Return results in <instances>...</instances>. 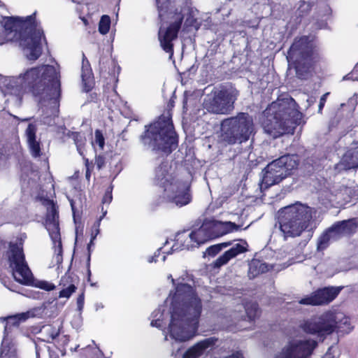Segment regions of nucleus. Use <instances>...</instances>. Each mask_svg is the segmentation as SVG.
<instances>
[{
    "mask_svg": "<svg viewBox=\"0 0 358 358\" xmlns=\"http://www.w3.org/2000/svg\"><path fill=\"white\" fill-rule=\"evenodd\" d=\"M344 79L358 80V63L355 65L351 73L344 77Z\"/></svg>",
    "mask_w": 358,
    "mask_h": 358,
    "instance_id": "79ce46f5",
    "label": "nucleus"
},
{
    "mask_svg": "<svg viewBox=\"0 0 358 358\" xmlns=\"http://www.w3.org/2000/svg\"><path fill=\"white\" fill-rule=\"evenodd\" d=\"M17 83L35 96H39L42 104L49 101L56 111L61 96L60 69L57 64L31 68L20 76Z\"/></svg>",
    "mask_w": 358,
    "mask_h": 358,
    "instance_id": "7ed1b4c3",
    "label": "nucleus"
},
{
    "mask_svg": "<svg viewBox=\"0 0 358 358\" xmlns=\"http://www.w3.org/2000/svg\"><path fill=\"white\" fill-rule=\"evenodd\" d=\"M176 243L172 246V251H178L182 250H190L196 248L194 238L192 236V233L187 235L185 232L178 233L176 235Z\"/></svg>",
    "mask_w": 358,
    "mask_h": 358,
    "instance_id": "b1692460",
    "label": "nucleus"
},
{
    "mask_svg": "<svg viewBox=\"0 0 358 358\" xmlns=\"http://www.w3.org/2000/svg\"><path fill=\"white\" fill-rule=\"evenodd\" d=\"M303 7H306V8H309V4H308V3H304L303 4Z\"/></svg>",
    "mask_w": 358,
    "mask_h": 358,
    "instance_id": "4d7b16f0",
    "label": "nucleus"
},
{
    "mask_svg": "<svg viewBox=\"0 0 358 358\" xmlns=\"http://www.w3.org/2000/svg\"><path fill=\"white\" fill-rule=\"evenodd\" d=\"M6 255L15 280L24 285L31 283L33 275L25 261L22 244L10 243Z\"/></svg>",
    "mask_w": 358,
    "mask_h": 358,
    "instance_id": "4468645a",
    "label": "nucleus"
},
{
    "mask_svg": "<svg viewBox=\"0 0 358 358\" xmlns=\"http://www.w3.org/2000/svg\"><path fill=\"white\" fill-rule=\"evenodd\" d=\"M248 243L243 240L232 245V247L219 257L213 263L214 267L220 268L229 262L230 259L236 257L247 250Z\"/></svg>",
    "mask_w": 358,
    "mask_h": 358,
    "instance_id": "aec40b11",
    "label": "nucleus"
},
{
    "mask_svg": "<svg viewBox=\"0 0 358 358\" xmlns=\"http://www.w3.org/2000/svg\"><path fill=\"white\" fill-rule=\"evenodd\" d=\"M82 78H83V82L84 83L86 91H89L91 86L90 85L88 86L87 85H88V83H90V81L91 79V72H90V69H88L87 68H86L84 64L83 65Z\"/></svg>",
    "mask_w": 358,
    "mask_h": 358,
    "instance_id": "c9c22d12",
    "label": "nucleus"
},
{
    "mask_svg": "<svg viewBox=\"0 0 358 358\" xmlns=\"http://www.w3.org/2000/svg\"><path fill=\"white\" fill-rule=\"evenodd\" d=\"M70 281V277L65 275L60 280V285L63 287L59 292V296L60 298H69L70 296L76 291V286L73 283H68Z\"/></svg>",
    "mask_w": 358,
    "mask_h": 358,
    "instance_id": "cd10ccee",
    "label": "nucleus"
},
{
    "mask_svg": "<svg viewBox=\"0 0 358 358\" xmlns=\"http://www.w3.org/2000/svg\"><path fill=\"white\" fill-rule=\"evenodd\" d=\"M169 306V333L171 338L179 342L192 339L196 334L202 312V301L193 287L178 282L165 301Z\"/></svg>",
    "mask_w": 358,
    "mask_h": 358,
    "instance_id": "f257e3e1",
    "label": "nucleus"
},
{
    "mask_svg": "<svg viewBox=\"0 0 358 358\" xmlns=\"http://www.w3.org/2000/svg\"><path fill=\"white\" fill-rule=\"evenodd\" d=\"M73 138L77 147V150L82 156L84 155V145L85 144V138L80 133H73Z\"/></svg>",
    "mask_w": 358,
    "mask_h": 358,
    "instance_id": "2f4dec72",
    "label": "nucleus"
},
{
    "mask_svg": "<svg viewBox=\"0 0 358 358\" xmlns=\"http://www.w3.org/2000/svg\"><path fill=\"white\" fill-rule=\"evenodd\" d=\"M35 13L22 17H10L0 23V44L18 41L26 57L37 59L42 52L43 31L35 21Z\"/></svg>",
    "mask_w": 358,
    "mask_h": 358,
    "instance_id": "f03ea898",
    "label": "nucleus"
},
{
    "mask_svg": "<svg viewBox=\"0 0 358 358\" xmlns=\"http://www.w3.org/2000/svg\"><path fill=\"white\" fill-rule=\"evenodd\" d=\"M217 339L214 337L205 338L189 348L182 358H199L208 352L215 345Z\"/></svg>",
    "mask_w": 358,
    "mask_h": 358,
    "instance_id": "6ab92c4d",
    "label": "nucleus"
},
{
    "mask_svg": "<svg viewBox=\"0 0 358 358\" xmlns=\"http://www.w3.org/2000/svg\"><path fill=\"white\" fill-rule=\"evenodd\" d=\"M77 305L78 309L80 310L83 308L84 305V294H80L77 299Z\"/></svg>",
    "mask_w": 358,
    "mask_h": 358,
    "instance_id": "a18cd8bd",
    "label": "nucleus"
},
{
    "mask_svg": "<svg viewBox=\"0 0 358 358\" xmlns=\"http://www.w3.org/2000/svg\"><path fill=\"white\" fill-rule=\"evenodd\" d=\"M106 211H105L103 214V216H101L99 220L96 221L92 227V234H91V243L94 242V239L96 238V236L99 234V227H100V222L103 217L106 215Z\"/></svg>",
    "mask_w": 358,
    "mask_h": 358,
    "instance_id": "58836bf2",
    "label": "nucleus"
},
{
    "mask_svg": "<svg viewBox=\"0 0 358 358\" xmlns=\"http://www.w3.org/2000/svg\"><path fill=\"white\" fill-rule=\"evenodd\" d=\"M271 266L259 260L252 259L249 264L248 275L250 278H254L261 273L270 270Z\"/></svg>",
    "mask_w": 358,
    "mask_h": 358,
    "instance_id": "a878e982",
    "label": "nucleus"
},
{
    "mask_svg": "<svg viewBox=\"0 0 358 358\" xmlns=\"http://www.w3.org/2000/svg\"><path fill=\"white\" fill-rule=\"evenodd\" d=\"M213 238L239 230L240 226L232 222H222L215 220H208Z\"/></svg>",
    "mask_w": 358,
    "mask_h": 358,
    "instance_id": "412c9836",
    "label": "nucleus"
},
{
    "mask_svg": "<svg viewBox=\"0 0 358 358\" xmlns=\"http://www.w3.org/2000/svg\"><path fill=\"white\" fill-rule=\"evenodd\" d=\"M317 55V46L312 36L296 38L291 45L287 59L296 71L300 79L307 78L313 60Z\"/></svg>",
    "mask_w": 358,
    "mask_h": 358,
    "instance_id": "6e6552de",
    "label": "nucleus"
},
{
    "mask_svg": "<svg viewBox=\"0 0 358 358\" xmlns=\"http://www.w3.org/2000/svg\"><path fill=\"white\" fill-rule=\"evenodd\" d=\"M45 308L38 307L26 313H21L13 315L0 317V322L5 323L4 338L2 343L0 357L1 358H15V348L13 346H6V338L14 329L18 328L19 325L25 322L29 317H41Z\"/></svg>",
    "mask_w": 358,
    "mask_h": 358,
    "instance_id": "ddd939ff",
    "label": "nucleus"
},
{
    "mask_svg": "<svg viewBox=\"0 0 358 358\" xmlns=\"http://www.w3.org/2000/svg\"><path fill=\"white\" fill-rule=\"evenodd\" d=\"M41 333L44 336V340L48 343H51L52 341L59 335L60 329L52 324H46L42 327Z\"/></svg>",
    "mask_w": 358,
    "mask_h": 358,
    "instance_id": "c85d7f7f",
    "label": "nucleus"
},
{
    "mask_svg": "<svg viewBox=\"0 0 358 358\" xmlns=\"http://www.w3.org/2000/svg\"><path fill=\"white\" fill-rule=\"evenodd\" d=\"M313 213V208L299 202L282 208L279 222L285 238L299 236L311 229Z\"/></svg>",
    "mask_w": 358,
    "mask_h": 358,
    "instance_id": "39448f33",
    "label": "nucleus"
},
{
    "mask_svg": "<svg viewBox=\"0 0 358 358\" xmlns=\"http://www.w3.org/2000/svg\"><path fill=\"white\" fill-rule=\"evenodd\" d=\"M159 8V16L162 20L166 18L163 10L160 8L159 0H156ZM189 12V8L185 7L180 10V12L175 13L169 12L167 18L170 20V24L168 27H164L162 24L159 30L158 38L160 45L162 49L169 54V58L171 59L173 55V42L177 39L178 33L180 28L184 15Z\"/></svg>",
    "mask_w": 358,
    "mask_h": 358,
    "instance_id": "9b49d317",
    "label": "nucleus"
},
{
    "mask_svg": "<svg viewBox=\"0 0 358 358\" xmlns=\"http://www.w3.org/2000/svg\"><path fill=\"white\" fill-rule=\"evenodd\" d=\"M317 345L313 340L294 339L282 348L274 358H307Z\"/></svg>",
    "mask_w": 358,
    "mask_h": 358,
    "instance_id": "f3484780",
    "label": "nucleus"
},
{
    "mask_svg": "<svg viewBox=\"0 0 358 358\" xmlns=\"http://www.w3.org/2000/svg\"><path fill=\"white\" fill-rule=\"evenodd\" d=\"M255 134L252 117L246 113L225 118L221 122V137L223 141L234 145L248 141Z\"/></svg>",
    "mask_w": 358,
    "mask_h": 358,
    "instance_id": "9d476101",
    "label": "nucleus"
},
{
    "mask_svg": "<svg viewBox=\"0 0 358 358\" xmlns=\"http://www.w3.org/2000/svg\"><path fill=\"white\" fill-rule=\"evenodd\" d=\"M113 186H110L106 191L104 196L102 199V203L103 204H109L113 199L112 195Z\"/></svg>",
    "mask_w": 358,
    "mask_h": 358,
    "instance_id": "ea45409f",
    "label": "nucleus"
},
{
    "mask_svg": "<svg viewBox=\"0 0 358 358\" xmlns=\"http://www.w3.org/2000/svg\"><path fill=\"white\" fill-rule=\"evenodd\" d=\"M36 127L32 124H29L25 131L27 142L31 155L34 157L41 155V143L36 136Z\"/></svg>",
    "mask_w": 358,
    "mask_h": 358,
    "instance_id": "4be33fe9",
    "label": "nucleus"
},
{
    "mask_svg": "<svg viewBox=\"0 0 358 358\" xmlns=\"http://www.w3.org/2000/svg\"><path fill=\"white\" fill-rule=\"evenodd\" d=\"M329 95V93H326L322 95V96L320 98V103H319V112H321L327 100V97Z\"/></svg>",
    "mask_w": 358,
    "mask_h": 358,
    "instance_id": "c03bdc74",
    "label": "nucleus"
},
{
    "mask_svg": "<svg viewBox=\"0 0 358 358\" xmlns=\"http://www.w3.org/2000/svg\"><path fill=\"white\" fill-rule=\"evenodd\" d=\"M162 261H163V262H164V261H165V259H166V256H165V255H164V256L162 257Z\"/></svg>",
    "mask_w": 358,
    "mask_h": 358,
    "instance_id": "bf43d9fd",
    "label": "nucleus"
},
{
    "mask_svg": "<svg viewBox=\"0 0 358 358\" xmlns=\"http://www.w3.org/2000/svg\"><path fill=\"white\" fill-rule=\"evenodd\" d=\"M94 143L97 144L101 150L104 148L105 139L100 130L97 129L94 132V141L92 142V144Z\"/></svg>",
    "mask_w": 358,
    "mask_h": 358,
    "instance_id": "4c0bfd02",
    "label": "nucleus"
},
{
    "mask_svg": "<svg viewBox=\"0 0 358 358\" xmlns=\"http://www.w3.org/2000/svg\"><path fill=\"white\" fill-rule=\"evenodd\" d=\"M71 208H72V210L74 211V206H73V204L72 202H71Z\"/></svg>",
    "mask_w": 358,
    "mask_h": 358,
    "instance_id": "13d9d810",
    "label": "nucleus"
},
{
    "mask_svg": "<svg viewBox=\"0 0 358 358\" xmlns=\"http://www.w3.org/2000/svg\"><path fill=\"white\" fill-rule=\"evenodd\" d=\"M143 143L152 150L169 153L177 147V137L169 116H162L142 136Z\"/></svg>",
    "mask_w": 358,
    "mask_h": 358,
    "instance_id": "423d86ee",
    "label": "nucleus"
},
{
    "mask_svg": "<svg viewBox=\"0 0 358 358\" xmlns=\"http://www.w3.org/2000/svg\"><path fill=\"white\" fill-rule=\"evenodd\" d=\"M230 245H231L230 242H224L220 244L210 246L206 249L204 255L213 257L217 255L223 248H226Z\"/></svg>",
    "mask_w": 358,
    "mask_h": 358,
    "instance_id": "473e14b6",
    "label": "nucleus"
},
{
    "mask_svg": "<svg viewBox=\"0 0 358 358\" xmlns=\"http://www.w3.org/2000/svg\"><path fill=\"white\" fill-rule=\"evenodd\" d=\"M110 27V18L108 15H103L99 23V31L101 34H106Z\"/></svg>",
    "mask_w": 358,
    "mask_h": 358,
    "instance_id": "72a5a7b5",
    "label": "nucleus"
},
{
    "mask_svg": "<svg viewBox=\"0 0 358 358\" xmlns=\"http://www.w3.org/2000/svg\"><path fill=\"white\" fill-rule=\"evenodd\" d=\"M338 166L345 170L358 167V148L348 150L343 156Z\"/></svg>",
    "mask_w": 358,
    "mask_h": 358,
    "instance_id": "393cba45",
    "label": "nucleus"
},
{
    "mask_svg": "<svg viewBox=\"0 0 358 358\" xmlns=\"http://www.w3.org/2000/svg\"><path fill=\"white\" fill-rule=\"evenodd\" d=\"M246 317L249 320H254L259 314L258 305L255 302L246 303L245 305Z\"/></svg>",
    "mask_w": 358,
    "mask_h": 358,
    "instance_id": "7c9ffc66",
    "label": "nucleus"
},
{
    "mask_svg": "<svg viewBox=\"0 0 358 358\" xmlns=\"http://www.w3.org/2000/svg\"><path fill=\"white\" fill-rule=\"evenodd\" d=\"M40 351H41L40 346H38V345H36V358H41L40 357Z\"/></svg>",
    "mask_w": 358,
    "mask_h": 358,
    "instance_id": "8fccbe9b",
    "label": "nucleus"
},
{
    "mask_svg": "<svg viewBox=\"0 0 358 358\" xmlns=\"http://www.w3.org/2000/svg\"><path fill=\"white\" fill-rule=\"evenodd\" d=\"M38 287L46 291H51L55 288V286L52 283L48 281L38 282Z\"/></svg>",
    "mask_w": 358,
    "mask_h": 358,
    "instance_id": "a19ab883",
    "label": "nucleus"
},
{
    "mask_svg": "<svg viewBox=\"0 0 358 358\" xmlns=\"http://www.w3.org/2000/svg\"><path fill=\"white\" fill-rule=\"evenodd\" d=\"M163 315V313H161V310L158 309L152 313V317L155 318L151 322L152 327H161L162 326L161 322V317Z\"/></svg>",
    "mask_w": 358,
    "mask_h": 358,
    "instance_id": "e433bc0d",
    "label": "nucleus"
},
{
    "mask_svg": "<svg viewBox=\"0 0 358 358\" xmlns=\"http://www.w3.org/2000/svg\"><path fill=\"white\" fill-rule=\"evenodd\" d=\"M48 351L49 353L50 358H59L58 355L55 351L50 350L49 347H48Z\"/></svg>",
    "mask_w": 358,
    "mask_h": 358,
    "instance_id": "09e8293b",
    "label": "nucleus"
},
{
    "mask_svg": "<svg viewBox=\"0 0 358 358\" xmlns=\"http://www.w3.org/2000/svg\"><path fill=\"white\" fill-rule=\"evenodd\" d=\"M47 215L45 220V226L52 241L54 256L53 261L55 264L59 265L63 260L62 258V245L59 227V214L57 207L52 201L47 202Z\"/></svg>",
    "mask_w": 358,
    "mask_h": 358,
    "instance_id": "dca6fc26",
    "label": "nucleus"
},
{
    "mask_svg": "<svg viewBox=\"0 0 358 358\" xmlns=\"http://www.w3.org/2000/svg\"><path fill=\"white\" fill-rule=\"evenodd\" d=\"M84 159H85V167H86L85 177H86L87 180H90V163H89V161H88L87 159L84 158Z\"/></svg>",
    "mask_w": 358,
    "mask_h": 358,
    "instance_id": "49530a36",
    "label": "nucleus"
},
{
    "mask_svg": "<svg viewBox=\"0 0 358 358\" xmlns=\"http://www.w3.org/2000/svg\"><path fill=\"white\" fill-rule=\"evenodd\" d=\"M43 122H44V123H45V124H51V120H43Z\"/></svg>",
    "mask_w": 358,
    "mask_h": 358,
    "instance_id": "6e6d98bb",
    "label": "nucleus"
},
{
    "mask_svg": "<svg viewBox=\"0 0 358 358\" xmlns=\"http://www.w3.org/2000/svg\"><path fill=\"white\" fill-rule=\"evenodd\" d=\"M63 343H64V345H66L69 343V338L67 336H64L63 338Z\"/></svg>",
    "mask_w": 358,
    "mask_h": 358,
    "instance_id": "603ef678",
    "label": "nucleus"
},
{
    "mask_svg": "<svg viewBox=\"0 0 358 358\" xmlns=\"http://www.w3.org/2000/svg\"><path fill=\"white\" fill-rule=\"evenodd\" d=\"M62 355H65V352H62Z\"/></svg>",
    "mask_w": 358,
    "mask_h": 358,
    "instance_id": "052dcab7",
    "label": "nucleus"
},
{
    "mask_svg": "<svg viewBox=\"0 0 358 358\" xmlns=\"http://www.w3.org/2000/svg\"><path fill=\"white\" fill-rule=\"evenodd\" d=\"M292 98L279 99L273 102L264 111L266 119L263 122L266 133L277 138L285 134H293L297 125L302 122V113L296 108Z\"/></svg>",
    "mask_w": 358,
    "mask_h": 358,
    "instance_id": "20e7f679",
    "label": "nucleus"
},
{
    "mask_svg": "<svg viewBox=\"0 0 358 358\" xmlns=\"http://www.w3.org/2000/svg\"><path fill=\"white\" fill-rule=\"evenodd\" d=\"M348 103L350 104L352 106H355L356 104H357V100L355 98H351L349 101H348Z\"/></svg>",
    "mask_w": 358,
    "mask_h": 358,
    "instance_id": "3c124183",
    "label": "nucleus"
},
{
    "mask_svg": "<svg viewBox=\"0 0 358 358\" xmlns=\"http://www.w3.org/2000/svg\"><path fill=\"white\" fill-rule=\"evenodd\" d=\"M306 333L324 337L334 331L348 334L352 329L350 320L343 313L328 311L318 317L311 318L301 324Z\"/></svg>",
    "mask_w": 358,
    "mask_h": 358,
    "instance_id": "0eeeda50",
    "label": "nucleus"
},
{
    "mask_svg": "<svg viewBox=\"0 0 358 358\" xmlns=\"http://www.w3.org/2000/svg\"><path fill=\"white\" fill-rule=\"evenodd\" d=\"M73 2H76L77 1L76 0H72Z\"/></svg>",
    "mask_w": 358,
    "mask_h": 358,
    "instance_id": "680f3d73",
    "label": "nucleus"
},
{
    "mask_svg": "<svg viewBox=\"0 0 358 358\" xmlns=\"http://www.w3.org/2000/svg\"><path fill=\"white\" fill-rule=\"evenodd\" d=\"M168 278H170V279L171 280V282H172V284H173V285H176V284H175V280L172 278V275H169L168 276Z\"/></svg>",
    "mask_w": 358,
    "mask_h": 358,
    "instance_id": "864d4df0",
    "label": "nucleus"
},
{
    "mask_svg": "<svg viewBox=\"0 0 358 358\" xmlns=\"http://www.w3.org/2000/svg\"><path fill=\"white\" fill-rule=\"evenodd\" d=\"M297 166V159L294 155H284L273 160L264 170L262 187L267 188L279 183Z\"/></svg>",
    "mask_w": 358,
    "mask_h": 358,
    "instance_id": "f8f14e48",
    "label": "nucleus"
},
{
    "mask_svg": "<svg viewBox=\"0 0 358 358\" xmlns=\"http://www.w3.org/2000/svg\"><path fill=\"white\" fill-rule=\"evenodd\" d=\"M343 236H348L356 232L358 224L355 219L337 222Z\"/></svg>",
    "mask_w": 358,
    "mask_h": 358,
    "instance_id": "bb28decb",
    "label": "nucleus"
},
{
    "mask_svg": "<svg viewBox=\"0 0 358 358\" xmlns=\"http://www.w3.org/2000/svg\"><path fill=\"white\" fill-rule=\"evenodd\" d=\"M333 238H331V236L327 229L319 238L317 240V249L319 250H323L326 249L331 243L334 242Z\"/></svg>",
    "mask_w": 358,
    "mask_h": 358,
    "instance_id": "c756f323",
    "label": "nucleus"
},
{
    "mask_svg": "<svg viewBox=\"0 0 358 358\" xmlns=\"http://www.w3.org/2000/svg\"><path fill=\"white\" fill-rule=\"evenodd\" d=\"M169 164L163 162L155 170V180L157 185L164 189L163 199L177 206L182 207L188 204L191 201L189 185L185 182L175 180L172 175L169 173Z\"/></svg>",
    "mask_w": 358,
    "mask_h": 358,
    "instance_id": "1a4fd4ad",
    "label": "nucleus"
},
{
    "mask_svg": "<svg viewBox=\"0 0 358 358\" xmlns=\"http://www.w3.org/2000/svg\"><path fill=\"white\" fill-rule=\"evenodd\" d=\"M92 245H93V243H91V241H90L87 245V249H88L89 252H90V248H91V246H92Z\"/></svg>",
    "mask_w": 358,
    "mask_h": 358,
    "instance_id": "5fc2aeb1",
    "label": "nucleus"
},
{
    "mask_svg": "<svg viewBox=\"0 0 358 358\" xmlns=\"http://www.w3.org/2000/svg\"><path fill=\"white\" fill-rule=\"evenodd\" d=\"M341 290V287H324L312 293L299 301L303 305L320 306L327 304L332 301Z\"/></svg>",
    "mask_w": 358,
    "mask_h": 358,
    "instance_id": "a211bd4d",
    "label": "nucleus"
},
{
    "mask_svg": "<svg viewBox=\"0 0 358 358\" xmlns=\"http://www.w3.org/2000/svg\"><path fill=\"white\" fill-rule=\"evenodd\" d=\"M236 96L228 90H215L204 98L203 107L209 113L228 115L234 108Z\"/></svg>",
    "mask_w": 358,
    "mask_h": 358,
    "instance_id": "2eb2a0df",
    "label": "nucleus"
},
{
    "mask_svg": "<svg viewBox=\"0 0 358 358\" xmlns=\"http://www.w3.org/2000/svg\"><path fill=\"white\" fill-rule=\"evenodd\" d=\"M191 233L192 236L194 238L196 246H199L206 241L213 239L208 220H205L199 229L192 231Z\"/></svg>",
    "mask_w": 358,
    "mask_h": 358,
    "instance_id": "5701e85b",
    "label": "nucleus"
},
{
    "mask_svg": "<svg viewBox=\"0 0 358 358\" xmlns=\"http://www.w3.org/2000/svg\"><path fill=\"white\" fill-rule=\"evenodd\" d=\"M160 250H161V248L158 249L157 251L155 252V255L153 256H151L150 257L148 258V262L150 263L157 262V257H159V255L160 254Z\"/></svg>",
    "mask_w": 358,
    "mask_h": 358,
    "instance_id": "de8ad7c7",
    "label": "nucleus"
},
{
    "mask_svg": "<svg viewBox=\"0 0 358 358\" xmlns=\"http://www.w3.org/2000/svg\"><path fill=\"white\" fill-rule=\"evenodd\" d=\"M327 230L331 234V238H333V241H334L343 236L337 222L334 223L331 227L327 229Z\"/></svg>",
    "mask_w": 358,
    "mask_h": 358,
    "instance_id": "f704fd0d",
    "label": "nucleus"
},
{
    "mask_svg": "<svg viewBox=\"0 0 358 358\" xmlns=\"http://www.w3.org/2000/svg\"><path fill=\"white\" fill-rule=\"evenodd\" d=\"M105 164L104 158L101 156H96L95 158V164L99 169H101Z\"/></svg>",
    "mask_w": 358,
    "mask_h": 358,
    "instance_id": "37998d69",
    "label": "nucleus"
}]
</instances>
